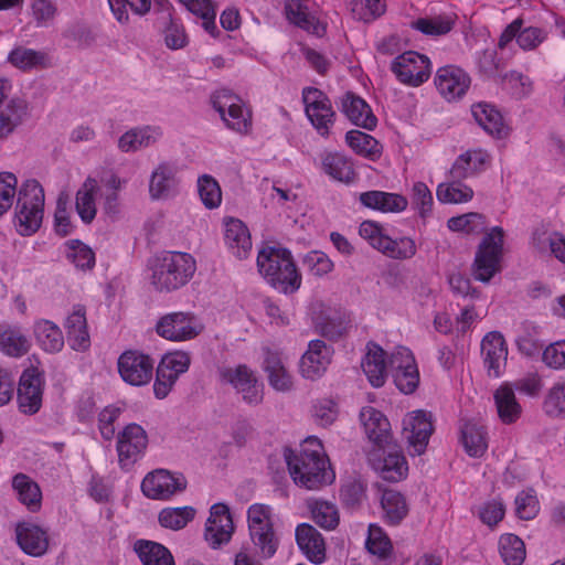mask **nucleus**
Returning <instances> with one entry per match:
<instances>
[{
    "instance_id": "bf43d9fd",
    "label": "nucleus",
    "mask_w": 565,
    "mask_h": 565,
    "mask_svg": "<svg viewBox=\"0 0 565 565\" xmlns=\"http://www.w3.org/2000/svg\"><path fill=\"white\" fill-rule=\"evenodd\" d=\"M543 409L550 417H565V382H556L547 391Z\"/></svg>"
},
{
    "instance_id": "a878e982",
    "label": "nucleus",
    "mask_w": 565,
    "mask_h": 565,
    "mask_svg": "<svg viewBox=\"0 0 565 565\" xmlns=\"http://www.w3.org/2000/svg\"><path fill=\"white\" fill-rule=\"evenodd\" d=\"M28 117V104L21 98H6L0 90V139L7 138Z\"/></svg>"
},
{
    "instance_id": "393cba45",
    "label": "nucleus",
    "mask_w": 565,
    "mask_h": 565,
    "mask_svg": "<svg viewBox=\"0 0 565 565\" xmlns=\"http://www.w3.org/2000/svg\"><path fill=\"white\" fill-rule=\"evenodd\" d=\"M491 162V154L483 149H470L457 157L449 174L451 179L463 180L484 171Z\"/></svg>"
},
{
    "instance_id": "ddd939ff",
    "label": "nucleus",
    "mask_w": 565,
    "mask_h": 565,
    "mask_svg": "<svg viewBox=\"0 0 565 565\" xmlns=\"http://www.w3.org/2000/svg\"><path fill=\"white\" fill-rule=\"evenodd\" d=\"M391 70L399 82L418 86L429 78L430 61L426 55L408 51L394 58Z\"/></svg>"
},
{
    "instance_id": "603ef678",
    "label": "nucleus",
    "mask_w": 565,
    "mask_h": 565,
    "mask_svg": "<svg viewBox=\"0 0 565 565\" xmlns=\"http://www.w3.org/2000/svg\"><path fill=\"white\" fill-rule=\"evenodd\" d=\"M195 510L192 507L166 508L159 513L161 526L170 530H181L194 519Z\"/></svg>"
},
{
    "instance_id": "4c0bfd02",
    "label": "nucleus",
    "mask_w": 565,
    "mask_h": 565,
    "mask_svg": "<svg viewBox=\"0 0 565 565\" xmlns=\"http://www.w3.org/2000/svg\"><path fill=\"white\" fill-rule=\"evenodd\" d=\"M134 551L143 565H175L170 551L160 543L138 540L134 544Z\"/></svg>"
},
{
    "instance_id": "69168bd1",
    "label": "nucleus",
    "mask_w": 565,
    "mask_h": 565,
    "mask_svg": "<svg viewBox=\"0 0 565 565\" xmlns=\"http://www.w3.org/2000/svg\"><path fill=\"white\" fill-rule=\"evenodd\" d=\"M366 482L361 478H352L341 488V498L345 505L356 507L365 498Z\"/></svg>"
},
{
    "instance_id": "37998d69",
    "label": "nucleus",
    "mask_w": 565,
    "mask_h": 565,
    "mask_svg": "<svg viewBox=\"0 0 565 565\" xmlns=\"http://www.w3.org/2000/svg\"><path fill=\"white\" fill-rule=\"evenodd\" d=\"M345 141L356 154L370 160H376L382 154V146L380 142L366 132L350 130L345 135Z\"/></svg>"
},
{
    "instance_id": "72a5a7b5",
    "label": "nucleus",
    "mask_w": 565,
    "mask_h": 565,
    "mask_svg": "<svg viewBox=\"0 0 565 565\" xmlns=\"http://www.w3.org/2000/svg\"><path fill=\"white\" fill-rule=\"evenodd\" d=\"M31 349L30 339L19 327L0 323V351L11 358H21Z\"/></svg>"
},
{
    "instance_id": "de8ad7c7",
    "label": "nucleus",
    "mask_w": 565,
    "mask_h": 565,
    "mask_svg": "<svg viewBox=\"0 0 565 565\" xmlns=\"http://www.w3.org/2000/svg\"><path fill=\"white\" fill-rule=\"evenodd\" d=\"M499 552L507 565H521L525 559V544L514 534H503L499 541Z\"/></svg>"
},
{
    "instance_id": "a19ab883",
    "label": "nucleus",
    "mask_w": 565,
    "mask_h": 565,
    "mask_svg": "<svg viewBox=\"0 0 565 565\" xmlns=\"http://www.w3.org/2000/svg\"><path fill=\"white\" fill-rule=\"evenodd\" d=\"M472 115L478 125L489 135L502 138L505 134V127L501 114L488 104H477L472 106Z\"/></svg>"
},
{
    "instance_id": "39448f33",
    "label": "nucleus",
    "mask_w": 565,
    "mask_h": 565,
    "mask_svg": "<svg viewBox=\"0 0 565 565\" xmlns=\"http://www.w3.org/2000/svg\"><path fill=\"white\" fill-rule=\"evenodd\" d=\"M270 514V507L259 503L252 504L247 511L250 539L264 557H271L279 544Z\"/></svg>"
},
{
    "instance_id": "4d7b16f0",
    "label": "nucleus",
    "mask_w": 565,
    "mask_h": 565,
    "mask_svg": "<svg viewBox=\"0 0 565 565\" xmlns=\"http://www.w3.org/2000/svg\"><path fill=\"white\" fill-rule=\"evenodd\" d=\"M349 7L353 18L363 22L373 21L386 9L384 0H349Z\"/></svg>"
},
{
    "instance_id": "052dcab7",
    "label": "nucleus",
    "mask_w": 565,
    "mask_h": 565,
    "mask_svg": "<svg viewBox=\"0 0 565 565\" xmlns=\"http://www.w3.org/2000/svg\"><path fill=\"white\" fill-rule=\"evenodd\" d=\"M66 257L76 268L90 269L95 265L94 252L79 241L67 243Z\"/></svg>"
},
{
    "instance_id": "49530a36",
    "label": "nucleus",
    "mask_w": 565,
    "mask_h": 565,
    "mask_svg": "<svg viewBox=\"0 0 565 565\" xmlns=\"http://www.w3.org/2000/svg\"><path fill=\"white\" fill-rule=\"evenodd\" d=\"M201 20L202 28L213 38L218 34L215 23L216 10L210 0H181Z\"/></svg>"
},
{
    "instance_id": "bb28decb",
    "label": "nucleus",
    "mask_w": 565,
    "mask_h": 565,
    "mask_svg": "<svg viewBox=\"0 0 565 565\" xmlns=\"http://www.w3.org/2000/svg\"><path fill=\"white\" fill-rule=\"evenodd\" d=\"M321 167L333 181L343 184H351L358 178L352 159L343 152L327 151L322 157Z\"/></svg>"
},
{
    "instance_id": "2eb2a0df",
    "label": "nucleus",
    "mask_w": 565,
    "mask_h": 565,
    "mask_svg": "<svg viewBox=\"0 0 565 565\" xmlns=\"http://www.w3.org/2000/svg\"><path fill=\"white\" fill-rule=\"evenodd\" d=\"M44 390V377L35 367L26 369L22 372L17 399L19 409L29 415L38 413L42 406Z\"/></svg>"
},
{
    "instance_id": "2f4dec72",
    "label": "nucleus",
    "mask_w": 565,
    "mask_h": 565,
    "mask_svg": "<svg viewBox=\"0 0 565 565\" xmlns=\"http://www.w3.org/2000/svg\"><path fill=\"white\" fill-rule=\"evenodd\" d=\"M225 244L239 259L247 258L252 252V238L247 226L238 218H228L225 222Z\"/></svg>"
},
{
    "instance_id": "0e129e2a",
    "label": "nucleus",
    "mask_w": 565,
    "mask_h": 565,
    "mask_svg": "<svg viewBox=\"0 0 565 565\" xmlns=\"http://www.w3.org/2000/svg\"><path fill=\"white\" fill-rule=\"evenodd\" d=\"M412 204L422 218H426L433 209V194L424 182H416L412 189Z\"/></svg>"
},
{
    "instance_id": "79ce46f5",
    "label": "nucleus",
    "mask_w": 565,
    "mask_h": 565,
    "mask_svg": "<svg viewBox=\"0 0 565 565\" xmlns=\"http://www.w3.org/2000/svg\"><path fill=\"white\" fill-rule=\"evenodd\" d=\"M12 487L17 492L19 501L31 512L41 508L42 493L40 487L29 476L18 473L13 477Z\"/></svg>"
},
{
    "instance_id": "9d476101",
    "label": "nucleus",
    "mask_w": 565,
    "mask_h": 565,
    "mask_svg": "<svg viewBox=\"0 0 565 565\" xmlns=\"http://www.w3.org/2000/svg\"><path fill=\"white\" fill-rule=\"evenodd\" d=\"M218 376L222 383L230 384L242 394L246 403L257 405L263 401V386L247 365L222 366L218 369Z\"/></svg>"
},
{
    "instance_id": "dca6fc26",
    "label": "nucleus",
    "mask_w": 565,
    "mask_h": 565,
    "mask_svg": "<svg viewBox=\"0 0 565 565\" xmlns=\"http://www.w3.org/2000/svg\"><path fill=\"white\" fill-rule=\"evenodd\" d=\"M434 83L443 98L457 102L467 94L471 78L461 67L446 65L437 70Z\"/></svg>"
},
{
    "instance_id": "5fc2aeb1",
    "label": "nucleus",
    "mask_w": 565,
    "mask_h": 565,
    "mask_svg": "<svg viewBox=\"0 0 565 565\" xmlns=\"http://www.w3.org/2000/svg\"><path fill=\"white\" fill-rule=\"evenodd\" d=\"M447 225L452 232L479 234L486 228V218L484 215L480 213L469 212L459 216L450 217Z\"/></svg>"
},
{
    "instance_id": "864d4df0",
    "label": "nucleus",
    "mask_w": 565,
    "mask_h": 565,
    "mask_svg": "<svg viewBox=\"0 0 565 565\" xmlns=\"http://www.w3.org/2000/svg\"><path fill=\"white\" fill-rule=\"evenodd\" d=\"M198 192L206 209L213 210L221 205L222 190L216 179L212 175L203 174L198 178Z\"/></svg>"
},
{
    "instance_id": "c85d7f7f",
    "label": "nucleus",
    "mask_w": 565,
    "mask_h": 565,
    "mask_svg": "<svg viewBox=\"0 0 565 565\" xmlns=\"http://www.w3.org/2000/svg\"><path fill=\"white\" fill-rule=\"evenodd\" d=\"M342 111L355 126L367 130L376 127L377 119L369 104L353 93H347L342 98Z\"/></svg>"
},
{
    "instance_id": "4468645a",
    "label": "nucleus",
    "mask_w": 565,
    "mask_h": 565,
    "mask_svg": "<svg viewBox=\"0 0 565 565\" xmlns=\"http://www.w3.org/2000/svg\"><path fill=\"white\" fill-rule=\"evenodd\" d=\"M185 488L186 479L183 475L171 473L164 469L148 473L141 482L143 494L154 500H168L172 495L183 492Z\"/></svg>"
},
{
    "instance_id": "1a4fd4ad",
    "label": "nucleus",
    "mask_w": 565,
    "mask_h": 565,
    "mask_svg": "<svg viewBox=\"0 0 565 565\" xmlns=\"http://www.w3.org/2000/svg\"><path fill=\"white\" fill-rule=\"evenodd\" d=\"M388 372L396 387L404 394H412L419 384V371L412 351L396 348L388 358Z\"/></svg>"
},
{
    "instance_id": "6ab92c4d",
    "label": "nucleus",
    "mask_w": 565,
    "mask_h": 565,
    "mask_svg": "<svg viewBox=\"0 0 565 565\" xmlns=\"http://www.w3.org/2000/svg\"><path fill=\"white\" fill-rule=\"evenodd\" d=\"M403 425V435L412 455L424 454L434 430L430 415L424 411H415L404 418Z\"/></svg>"
},
{
    "instance_id": "aec40b11",
    "label": "nucleus",
    "mask_w": 565,
    "mask_h": 565,
    "mask_svg": "<svg viewBox=\"0 0 565 565\" xmlns=\"http://www.w3.org/2000/svg\"><path fill=\"white\" fill-rule=\"evenodd\" d=\"M234 532V524L230 509L224 503H215L211 507L210 516L205 524V540L216 548L227 543Z\"/></svg>"
},
{
    "instance_id": "3c124183",
    "label": "nucleus",
    "mask_w": 565,
    "mask_h": 565,
    "mask_svg": "<svg viewBox=\"0 0 565 565\" xmlns=\"http://www.w3.org/2000/svg\"><path fill=\"white\" fill-rule=\"evenodd\" d=\"M108 3L114 17L121 24L129 21L128 8L134 14L141 17L151 7V0H108Z\"/></svg>"
},
{
    "instance_id": "c756f323",
    "label": "nucleus",
    "mask_w": 565,
    "mask_h": 565,
    "mask_svg": "<svg viewBox=\"0 0 565 565\" xmlns=\"http://www.w3.org/2000/svg\"><path fill=\"white\" fill-rule=\"evenodd\" d=\"M350 326V316L343 309L320 310V338L337 342L348 333Z\"/></svg>"
},
{
    "instance_id": "6e6d98bb",
    "label": "nucleus",
    "mask_w": 565,
    "mask_h": 565,
    "mask_svg": "<svg viewBox=\"0 0 565 565\" xmlns=\"http://www.w3.org/2000/svg\"><path fill=\"white\" fill-rule=\"evenodd\" d=\"M296 541L307 558L311 563L318 564V537L316 529L308 523L299 524L296 529Z\"/></svg>"
},
{
    "instance_id": "b1692460",
    "label": "nucleus",
    "mask_w": 565,
    "mask_h": 565,
    "mask_svg": "<svg viewBox=\"0 0 565 565\" xmlns=\"http://www.w3.org/2000/svg\"><path fill=\"white\" fill-rule=\"evenodd\" d=\"M361 367L373 387L379 388L385 384L388 374V360H386L385 351L379 344L374 342L366 344Z\"/></svg>"
},
{
    "instance_id": "f704fd0d",
    "label": "nucleus",
    "mask_w": 565,
    "mask_h": 565,
    "mask_svg": "<svg viewBox=\"0 0 565 565\" xmlns=\"http://www.w3.org/2000/svg\"><path fill=\"white\" fill-rule=\"evenodd\" d=\"M33 334L36 343L49 353H57L64 347V337L61 328L51 320L39 319L33 324Z\"/></svg>"
},
{
    "instance_id": "8fccbe9b",
    "label": "nucleus",
    "mask_w": 565,
    "mask_h": 565,
    "mask_svg": "<svg viewBox=\"0 0 565 565\" xmlns=\"http://www.w3.org/2000/svg\"><path fill=\"white\" fill-rule=\"evenodd\" d=\"M454 19L449 15H435L419 18L409 23L411 28L425 35L439 36L447 34L454 26Z\"/></svg>"
},
{
    "instance_id": "473e14b6",
    "label": "nucleus",
    "mask_w": 565,
    "mask_h": 565,
    "mask_svg": "<svg viewBox=\"0 0 565 565\" xmlns=\"http://www.w3.org/2000/svg\"><path fill=\"white\" fill-rule=\"evenodd\" d=\"M361 204L367 209L383 213H398L407 207V199L397 193L384 191H366L360 194Z\"/></svg>"
},
{
    "instance_id": "0eeeda50",
    "label": "nucleus",
    "mask_w": 565,
    "mask_h": 565,
    "mask_svg": "<svg viewBox=\"0 0 565 565\" xmlns=\"http://www.w3.org/2000/svg\"><path fill=\"white\" fill-rule=\"evenodd\" d=\"M211 103L220 114L226 127L238 134H247L252 127V117L243 107L242 99L228 89H220L212 94Z\"/></svg>"
},
{
    "instance_id": "ea45409f",
    "label": "nucleus",
    "mask_w": 565,
    "mask_h": 565,
    "mask_svg": "<svg viewBox=\"0 0 565 565\" xmlns=\"http://www.w3.org/2000/svg\"><path fill=\"white\" fill-rule=\"evenodd\" d=\"M374 469L380 471L384 480L398 482L406 478L408 466L402 451L393 447V450L388 451L383 460L374 465Z\"/></svg>"
},
{
    "instance_id": "e433bc0d",
    "label": "nucleus",
    "mask_w": 565,
    "mask_h": 565,
    "mask_svg": "<svg viewBox=\"0 0 565 565\" xmlns=\"http://www.w3.org/2000/svg\"><path fill=\"white\" fill-rule=\"evenodd\" d=\"M99 190L98 182L94 178H87L76 192L75 207L81 220L89 224L96 216L95 195Z\"/></svg>"
},
{
    "instance_id": "20e7f679",
    "label": "nucleus",
    "mask_w": 565,
    "mask_h": 565,
    "mask_svg": "<svg viewBox=\"0 0 565 565\" xmlns=\"http://www.w3.org/2000/svg\"><path fill=\"white\" fill-rule=\"evenodd\" d=\"M284 457L294 482L307 490L318 488V439L310 436L305 439L297 455L290 448H285Z\"/></svg>"
},
{
    "instance_id": "13d9d810",
    "label": "nucleus",
    "mask_w": 565,
    "mask_h": 565,
    "mask_svg": "<svg viewBox=\"0 0 565 565\" xmlns=\"http://www.w3.org/2000/svg\"><path fill=\"white\" fill-rule=\"evenodd\" d=\"M383 242L384 244L380 245L382 247L380 252L394 259H409L417 250L416 244L411 237L393 239L387 236Z\"/></svg>"
},
{
    "instance_id": "a18cd8bd",
    "label": "nucleus",
    "mask_w": 565,
    "mask_h": 565,
    "mask_svg": "<svg viewBox=\"0 0 565 565\" xmlns=\"http://www.w3.org/2000/svg\"><path fill=\"white\" fill-rule=\"evenodd\" d=\"M437 199L444 204H460L469 202L473 198V190L461 180L452 179L443 182L436 190Z\"/></svg>"
},
{
    "instance_id": "c03bdc74",
    "label": "nucleus",
    "mask_w": 565,
    "mask_h": 565,
    "mask_svg": "<svg viewBox=\"0 0 565 565\" xmlns=\"http://www.w3.org/2000/svg\"><path fill=\"white\" fill-rule=\"evenodd\" d=\"M461 439L467 454L471 457H481L487 448V433L483 426L466 423L461 429Z\"/></svg>"
},
{
    "instance_id": "f03ea898",
    "label": "nucleus",
    "mask_w": 565,
    "mask_h": 565,
    "mask_svg": "<svg viewBox=\"0 0 565 565\" xmlns=\"http://www.w3.org/2000/svg\"><path fill=\"white\" fill-rule=\"evenodd\" d=\"M257 267L266 281L280 292H294L300 287V275L290 252L286 248H262L257 256Z\"/></svg>"
},
{
    "instance_id": "c9c22d12",
    "label": "nucleus",
    "mask_w": 565,
    "mask_h": 565,
    "mask_svg": "<svg viewBox=\"0 0 565 565\" xmlns=\"http://www.w3.org/2000/svg\"><path fill=\"white\" fill-rule=\"evenodd\" d=\"M493 398L498 416L503 424H513L520 418L522 407L516 401L513 388L508 383L495 390Z\"/></svg>"
},
{
    "instance_id": "7c9ffc66",
    "label": "nucleus",
    "mask_w": 565,
    "mask_h": 565,
    "mask_svg": "<svg viewBox=\"0 0 565 565\" xmlns=\"http://www.w3.org/2000/svg\"><path fill=\"white\" fill-rule=\"evenodd\" d=\"M162 136L156 126L135 127L126 131L118 139V149L122 152H137L154 145Z\"/></svg>"
},
{
    "instance_id": "423d86ee",
    "label": "nucleus",
    "mask_w": 565,
    "mask_h": 565,
    "mask_svg": "<svg viewBox=\"0 0 565 565\" xmlns=\"http://www.w3.org/2000/svg\"><path fill=\"white\" fill-rule=\"evenodd\" d=\"M503 237V228L499 226L493 227L483 237L473 264V277L477 280L489 282L500 271Z\"/></svg>"
},
{
    "instance_id": "6e6552de",
    "label": "nucleus",
    "mask_w": 565,
    "mask_h": 565,
    "mask_svg": "<svg viewBox=\"0 0 565 565\" xmlns=\"http://www.w3.org/2000/svg\"><path fill=\"white\" fill-rule=\"evenodd\" d=\"M149 444L148 434L136 423L126 425L117 434L116 450L119 467L129 470L146 454Z\"/></svg>"
},
{
    "instance_id": "a211bd4d",
    "label": "nucleus",
    "mask_w": 565,
    "mask_h": 565,
    "mask_svg": "<svg viewBox=\"0 0 565 565\" xmlns=\"http://www.w3.org/2000/svg\"><path fill=\"white\" fill-rule=\"evenodd\" d=\"M179 169L174 162L162 161L151 172L149 196L152 201L168 200L179 193Z\"/></svg>"
},
{
    "instance_id": "9b49d317",
    "label": "nucleus",
    "mask_w": 565,
    "mask_h": 565,
    "mask_svg": "<svg viewBox=\"0 0 565 565\" xmlns=\"http://www.w3.org/2000/svg\"><path fill=\"white\" fill-rule=\"evenodd\" d=\"M203 326L192 313L171 312L159 319L156 324L157 333L169 341L182 342L196 338Z\"/></svg>"
},
{
    "instance_id": "e2e57ef3",
    "label": "nucleus",
    "mask_w": 565,
    "mask_h": 565,
    "mask_svg": "<svg viewBox=\"0 0 565 565\" xmlns=\"http://www.w3.org/2000/svg\"><path fill=\"white\" fill-rule=\"evenodd\" d=\"M30 7L31 15L39 28L50 26L57 14V7L53 0H32Z\"/></svg>"
},
{
    "instance_id": "5701e85b",
    "label": "nucleus",
    "mask_w": 565,
    "mask_h": 565,
    "mask_svg": "<svg viewBox=\"0 0 565 565\" xmlns=\"http://www.w3.org/2000/svg\"><path fill=\"white\" fill-rule=\"evenodd\" d=\"M360 418L367 438L380 449L391 446L392 434L388 419L373 407H364Z\"/></svg>"
},
{
    "instance_id": "f8f14e48",
    "label": "nucleus",
    "mask_w": 565,
    "mask_h": 565,
    "mask_svg": "<svg viewBox=\"0 0 565 565\" xmlns=\"http://www.w3.org/2000/svg\"><path fill=\"white\" fill-rule=\"evenodd\" d=\"M190 363V355L183 351L168 353L161 359L153 384L157 398L162 399L168 396L179 376L189 370Z\"/></svg>"
},
{
    "instance_id": "cd10ccee",
    "label": "nucleus",
    "mask_w": 565,
    "mask_h": 565,
    "mask_svg": "<svg viewBox=\"0 0 565 565\" xmlns=\"http://www.w3.org/2000/svg\"><path fill=\"white\" fill-rule=\"evenodd\" d=\"M64 328L67 334L70 347L75 351H85L90 345L89 333L87 330L85 308L77 305L66 317Z\"/></svg>"
},
{
    "instance_id": "58836bf2",
    "label": "nucleus",
    "mask_w": 565,
    "mask_h": 565,
    "mask_svg": "<svg viewBox=\"0 0 565 565\" xmlns=\"http://www.w3.org/2000/svg\"><path fill=\"white\" fill-rule=\"evenodd\" d=\"M383 519L387 524L397 525L408 514V505L405 497L395 490L386 489L381 497Z\"/></svg>"
},
{
    "instance_id": "7ed1b4c3",
    "label": "nucleus",
    "mask_w": 565,
    "mask_h": 565,
    "mask_svg": "<svg viewBox=\"0 0 565 565\" xmlns=\"http://www.w3.org/2000/svg\"><path fill=\"white\" fill-rule=\"evenodd\" d=\"M43 207V188L36 180H26L20 188L15 207V226L21 235H32L40 228Z\"/></svg>"
},
{
    "instance_id": "680f3d73",
    "label": "nucleus",
    "mask_w": 565,
    "mask_h": 565,
    "mask_svg": "<svg viewBox=\"0 0 565 565\" xmlns=\"http://www.w3.org/2000/svg\"><path fill=\"white\" fill-rule=\"evenodd\" d=\"M365 546L371 554L376 555L380 558H385L392 550L390 539L382 527L376 524H370Z\"/></svg>"
},
{
    "instance_id": "f257e3e1",
    "label": "nucleus",
    "mask_w": 565,
    "mask_h": 565,
    "mask_svg": "<svg viewBox=\"0 0 565 565\" xmlns=\"http://www.w3.org/2000/svg\"><path fill=\"white\" fill-rule=\"evenodd\" d=\"M148 268L153 289L158 292H172L192 279L196 263L188 253L163 252L149 259Z\"/></svg>"
},
{
    "instance_id": "338daca9",
    "label": "nucleus",
    "mask_w": 565,
    "mask_h": 565,
    "mask_svg": "<svg viewBox=\"0 0 565 565\" xmlns=\"http://www.w3.org/2000/svg\"><path fill=\"white\" fill-rule=\"evenodd\" d=\"M299 372L303 379L315 381L318 376V339L311 340L308 350L299 362Z\"/></svg>"
},
{
    "instance_id": "412c9836",
    "label": "nucleus",
    "mask_w": 565,
    "mask_h": 565,
    "mask_svg": "<svg viewBox=\"0 0 565 565\" xmlns=\"http://www.w3.org/2000/svg\"><path fill=\"white\" fill-rule=\"evenodd\" d=\"M15 540L19 547L33 557H41L49 550L47 532L32 522L23 521L15 525Z\"/></svg>"
},
{
    "instance_id": "774afa93",
    "label": "nucleus",
    "mask_w": 565,
    "mask_h": 565,
    "mask_svg": "<svg viewBox=\"0 0 565 565\" xmlns=\"http://www.w3.org/2000/svg\"><path fill=\"white\" fill-rule=\"evenodd\" d=\"M542 361L550 369H565V340L548 344L542 352Z\"/></svg>"
},
{
    "instance_id": "09e8293b",
    "label": "nucleus",
    "mask_w": 565,
    "mask_h": 565,
    "mask_svg": "<svg viewBox=\"0 0 565 565\" xmlns=\"http://www.w3.org/2000/svg\"><path fill=\"white\" fill-rule=\"evenodd\" d=\"M285 12L291 23L310 33H316L317 22L308 12V7L303 0H286Z\"/></svg>"
},
{
    "instance_id": "4be33fe9",
    "label": "nucleus",
    "mask_w": 565,
    "mask_h": 565,
    "mask_svg": "<svg viewBox=\"0 0 565 565\" xmlns=\"http://www.w3.org/2000/svg\"><path fill=\"white\" fill-rule=\"evenodd\" d=\"M483 364L489 376L499 377L505 366L508 348L503 335L492 331L486 334L481 341Z\"/></svg>"
},
{
    "instance_id": "f3484780",
    "label": "nucleus",
    "mask_w": 565,
    "mask_h": 565,
    "mask_svg": "<svg viewBox=\"0 0 565 565\" xmlns=\"http://www.w3.org/2000/svg\"><path fill=\"white\" fill-rule=\"evenodd\" d=\"M118 372L126 383L141 386L152 377L153 361L141 352L126 351L118 359Z\"/></svg>"
}]
</instances>
